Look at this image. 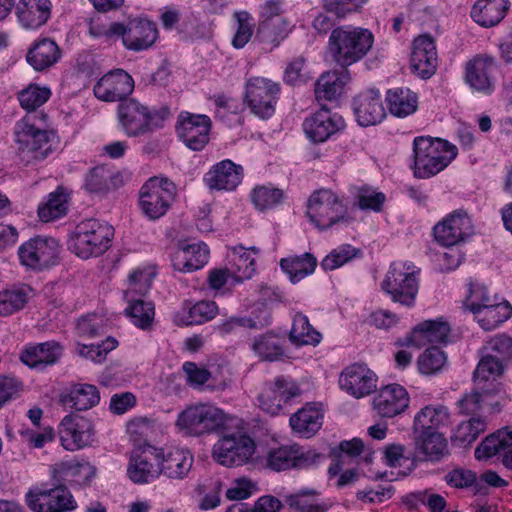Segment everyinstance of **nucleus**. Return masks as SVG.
<instances>
[{
  "mask_svg": "<svg viewBox=\"0 0 512 512\" xmlns=\"http://www.w3.org/2000/svg\"><path fill=\"white\" fill-rule=\"evenodd\" d=\"M373 42L374 36L368 29L340 26L329 36L328 52L332 60L345 69L364 58Z\"/></svg>",
  "mask_w": 512,
  "mask_h": 512,
  "instance_id": "f257e3e1",
  "label": "nucleus"
},
{
  "mask_svg": "<svg viewBox=\"0 0 512 512\" xmlns=\"http://www.w3.org/2000/svg\"><path fill=\"white\" fill-rule=\"evenodd\" d=\"M169 109H153L134 98L122 101L117 107L119 126L128 137L150 134L163 127Z\"/></svg>",
  "mask_w": 512,
  "mask_h": 512,
  "instance_id": "f03ea898",
  "label": "nucleus"
},
{
  "mask_svg": "<svg viewBox=\"0 0 512 512\" xmlns=\"http://www.w3.org/2000/svg\"><path fill=\"white\" fill-rule=\"evenodd\" d=\"M414 174L429 178L438 174L456 157L457 148L440 138L420 136L413 142Z\"/></svg>",
  "mask_w": 512,
  "mask_h": 512,
  "instance_id": "7ed1b4c3",
  "label": "nucleus"
},
{
  "mask_svg": "<svg viewBox=\"0 0 512 512\" xmlns=\"http://www.w3.org/2000/svg\"><path fill=\"white\" fill-rule=\"evenodd\" d=\"M113 236L112 226L96 219H87L75 227L70 248L82 259L97 257L110 247Z\"/></svg>",
  "mask_w": 512,
  "mask_h": 512,
  "instance_id": "20e7f679",
  "label": "nucleus"
},
{
  "mask_svg": "<svg viewBox=\"0 0 512 512\" xmlns=\"http://www.w3.org/2000/svg\"><path fill=\"white\" fill-rule=\"evenodd\" d=\"M225 423V415L219 408L209 404L187 407L177 418L176 426L189 436H201L217 431Z\"/></svg>",
  "mask_w": 512,
  "mask_h": 512,
  "instance_id": "39448f33",
  "label": "nucleus"
},
{
  "mask_svg": "<svg viewBox=\"0 0 512 512\" xmlns=\"http://www.w3.org/2000/svg\"><path fill=\"white\" fill-rule=\"evenodd\" d=\"M35 116L27 115L15 125L14 134L18 152L30 160H42L51 152L49 134L44 127L37 126Z\"/></svg>",
  "mask_w": 512,
  "mask_h": 512,
  "instance_id": "423d86ee",
  "label": "nucleus"
},
{
  "mask_svg": "<svg viewBox=\"0 0 512 512\" xmlns=\"http://www.w3.org/2000/svg\"><path fill=\"white\" fill-rule=\"evenodd\" d=\"M307 216L319 229H328L346 220L347 208L334 192L320 189L308 199Z\"/></svg>",
  "mask_w": 512,
  "mask_h": 512,
  "instance_id": "0eeeda50",
  "label": "nucleus"
},
{
  "mask_svg": "<svg viewBox=\"0 0 512 512\" xmlns=\"http://www.w3.org/2000/svg\"><path fill=\"white\" fill-rule=\"evenodd\" d=\"M416 272V267L411 263L395 262L391 265L382 288L391 295L393 301L410 307L418 293Z\"/></svg>",
  "mask_w": 512,
  "mask_h": 512,
  "instance_id": "6e6552de",
  "label": "nucleus"
},
{
  "mask_svg": "<svg viewBox=\"0 0 512 512\" xmlns=\"http://www.w3.org/2000/svg\"><path fill=\"white\" fill-rule=\"evenodd\" d=\"M106 37H121L123 45L135 52L151 47L158 38L156 24L146 19H134L126 25L114 22L105 31Z\"/></svg>",
  "mask_w": 512,
  "mask_h": 512,
  "instance_id": "1a4fd4ad",
  "label": "nucleus"
},
{
  "mask_svg": "<svg viewBox=\"0 0 512 512\" xmlns=\"http://www.w3.org/2000/svg\"><path fill=\"white\" fill-rule=\"evenodd\" d=\"M280 94V85L264 77H251L245 85V102L250 111L261 119L270 118Z\"/></svg>",
  "mask_w": 512,
  "mask_h": 512,
  "instance_id": "9d476101",
  "label": "nucleus"
},
{
  "mask_svg": "<svg viewBox=\"0 0 512 512\" xmlns=\"http://www.w3.org/2000/svg\"><path fill=\"white\" fill-rule=\"evenodd\" d=\"M175 194L176 187L168 179L152 177L140 189V207L147 217L158 219L167 212Z\"/></svg>",
  "mask_w": 512,
  "mask_h": 512,
  "instance_id": "9b49d317",
  "label": "nucleus"
},
{
  "mask_svg": "<svg viewBox=\"0 0 512 512\" xmlns=\"http://www.w3.org/2000/svg\"><path fill=\"white\" fill-rule=\"evenodd\" d=\"M255 452V443L245 434H229L220 438L213 446V459L226 467L241 466Z\"/></svg>",
  "mask_w": 512,
  "mask_h": 512,
  "instance_id": "f8f14e48",
  "label": "nucleus"
},
{
  "mask_svg": "<svg viewBox=\"0 0 512 512\" xmlns=\"http://www.w3.org/2000/svg\"><path fill=\"white\" fill-rule=\"evenodd\" d=\"M60 246L56 239L37 236L23 243L18 249L20 262L32 270H43L55 265Z\"/></svg>",
  "mask_w": 512,
  "mask_h": 512,
  "instance_id": "ddd939ff",
  "label": "nucleus"
},
{
  "mask_svg": "<svg viewBox=\"0 0 512 512\" xmlns=\"http://www.w3.org/2000/svg\"><path fill=\"white\" fill-rule=\"evenodd\" d=\"M161 450L145 444L131 452L127 466L128 478L135 484H148L161 475L160 463Z\"/></svg>",
  "mask_w": 512,
  "mask_h": 512,
  "instance_id": "4468645a",
  "label": "nucleus"
},
{
  "mask_svg": "<svg viewBox=\"0 0 512 512\" xmlns=\"http://www.w3.org/2000/svg\"><path fill=\"white\" fill-rule=\"evenodd\" d=\"M26 502L34 512H68L76 507L72 494L62 484L50 489L30 490Z\"/></svg>",
  "mask_w": 512,
  "mask_h": 512,
  "instance_id": "2eb2a0df",
  "label": "nucleus"
},
{
  "mask_svg": "<svg viewBox=\"0 0 512 512\" xmlns=\"http://www.w3.org/2000/svg\"><path fill=\"white\" fill-rule=\"evenodd\" d=\"M210 129L211 120L206 115L182 112L178 116V135L193 151H200L206 146Z\"/></svg>",
  "mask_w": 512,
  "mask_h": 512,
  "instance_id": "dca6fc26",
  "label": "nucleus"
},
{
  "mask_svg": "<svg viewBox=\"0 0 512 512\" xmlns=\"http://www.w3.org/2000/svg\"><path fill=\"white\" fill-rule=\"evenodd\" d=\"M318 458L320 454L313 450H304L297 444L286 445L269 451L267 466L274 471L302 469L314 464Z\"/></svg>",
  "mask_w": 512,
  "mask_h": 512,
  "instance_id": "f3484780",
  "label": "nucleus"
},
{
  "mask_svg": "<svg viewBox=\"0 0 512 512\" xmlns=\"http://www.w3.org/2000/svg\"><path fill=\"white\" fill-rule=\"evenodd\" d=\"M134 90L133 78L124 70L116 69L103 75L94 85L97 99L104 102H117L128 99Z\"/></svg>",
  "mask_w": 512,
  "mask_h": 512,
  "instance_id": "a211bd4d",
  "label": "nucleus"
},
{
  "mask_svg": "<svg viewBox=\"0 0 512 512\" xmlns=\"http://www.w3.org/2000/svg\"><path fill=\"white\" fill-rule=\"evenodd\" d=\"M434 236L443 246H455L474 233L473 225L468 214L456 210L435 225Z\"/></svg>",
  "mask_w": 512,
  "mask_h": 512,
  "instance_id": "6ab92c4d",
  "label": "nucleus"
},
{
  "mask_svg": "<svg viewBox=\"0 0 512 512\" xmlns=\"http://www.w3.org/2000/svg\"><path fill=\"white\" fill-rule=\"evenodd\" d=\"M59 433L63 447L75 451L92 442L93 426L88 419L71 414L62 419Z\"/></svg>",
  "mask_w": 512,
  "mask_h": 512,
  "instance_id": "aec40b11",
  "label": "nucleus"
},
{
  "mask_svg": "<svg viewBox=\"0 0 512 512\" xmlns=\"http://www.w3.org/2000/svg\"><path fill=\"white\" fill-rule=\"evenodd\" d=\"M507 364L499 360L496 355L482 353L478 365L473 373V381L487 396L501 392L502 387L498 379L502 377Z\"/></svg>",
  "mask_w": 512,
  "mask_h": 512,
  "instance_id": "412c9836",
  "label": "nucleus"
},
{
  "mask_svg": "<svg viewBox=\"0 0 512 512\" xmlns=\"http://www.w3.org/2000/svg\"><path fill=\"white\" fill-rule=\"evenodd\" d=\"M410 62L412 71L423 79L430 78L435 73L438 56L431 36L420 35L413 41Z\"/></svg>",
  "mask_w": 512,
  "mask_h": 512,
  "instance_id": "4be33fe9",
  "label": "nucleus"
},
{
  "mask_svg": "<svg viewBox=\"0 0 512 512\" xmlns=\"http://www.w3.org/2000/svg\"><path fill=\"white\" fill-rule=\"evenodd\" d=\"M340 385L355 398H362L376 389L377 377L366 365L353 364L342 372Z\"/></svg>",
  "mask_w": 512,
  "mask_h": 512,
  "instance_id": "5701e85b",
  "label": "nucleus"
},
{
  "mask_svg": "<svg viewBox=\"0 0 512 512\" xmlns=\"http://www.w3.org/2000/svg\"><path fill=\"white\" fill-rule=\"evenodd\" d=\"M357 122L363 127L380 123L386 116L379 91L370 89L359 93L353 100Z\"/></svg>",
  "mask_w": 512,
  "mask_h": 512,
  "instance_id": "b1692460",
  "label": "nucleus"
},
{
  "mask_svg": "<svg viewBox=\"0 0 512 512\" xmlns=\"http://www.w3.org/2000/svg\"><path fill=\"white\" fill-rule=\"evenodd\" d=\"M300 395L299 387L283 377L275 378L259 395V403L263 410L277 414L283 404Z\"/></svg>",
  "mask_w": 512,
  "mask_h": 512,
  "instance_id": "393cba45",
  "label": "nucleus"
},
{
  "mask_svg": "<svg viewBox=\"0 0 512 512\" xmlns=\"http://www.w3.org/2000/svg\"><path fill=\"white\" fill-rule=\"evenodd\" d=\"M409 395L399 384H390L380 389L373 399V408L381 417L392 418L402 412L409 405Z\"/></svg>",
  "mask_w": 512,
  "mask_h": 512,
  "instance_id": "a878e982",
  "label": "nucleus"
},
{
  "mask_svg": "<svg viewBox=\"0 0 512 512\" xmlns=\"http://www.w3.org/2000/svg\"><path fill=\"white\" fill-rule=\"evenodd\" d=\"M344 125L343 119L321 108L303 123V129L312 141L324 142Z\"/></svg>",
  "mask_w": 512,
  "mask_h": 512,
  "instance_id": "bb28decb",
  "label": "nucleus"
},
{
  "mask_svg": "<svg viewBox=\"0 0 512 512\" xmlns=\"http://www.w3.org/2000/svg\"><path fill=\"white\" fill-rule=\"evenodd\" d=\"M62 351V346L55 341L31 344L21 352L20 360L31 368L42 370L57 363Z\"/></svg>",
  "mask_w": 512,
  "mask_h": 512,
  "instance_id": "cd10ccee",
  "label": "nucleus"
},
{
  "mask_svg": "<svg viewBox=\"0 0 512 512\" xmlns=\"http://www.w3.org/2000/svg\"><path fill=\"white\" fill-rule=\"evenodd\" d=\"M243 169L231 160L215 164L206 174L205 182L210 189L234 190L242 180Z\"/></svg>",
  "mask_w": 512,
  "mask_h": 512,
  "instance_id": "c85d7f7f",
  "label": "nucleus"
},
{
  "mask_svg": "<svg viewBox=\"0 0 512 512\" xmlns=\"http://www.w3.org/2000/svg\"><path fill=\"white\" fill-rule=\"evenodd\" d=\"M448 454V443L437 431L419 433L415 438L414 459L436 462Z\"/></svg>",
  "mask_w": 512,
  "mask_h": 512,
  "instance_id": "c756f323",
  "label": "nucleus"
},
{
  "mask_svg": "<svg viewBox=\"0 0 512 512\" xmlns=\"http://www.w3.org/2000/svg\"><path fill=\"white\" fill-rule=\"evenodd\" d=\"M495 70L493 58L477 56L466 64V82L474 90L489 93L492 88V75Z\"/></svg>",
  "mask_w": 512,
  "mask_h": 512,
  "instance_id": "7c9ffc66",
  "label": "nucleus"
},
{
  "mask_svg": "<svg viewBox=\"0 0 512 512\" xmlns=\"http://www.w3.org/2000/svg\"><path fill=\"white\" fill-rule=\"evenodd\" d=\"M449 332L450 327L447 322L426 320L412 330L407 337V342L418 348L425 346L427 343H446Z\"/></svg>",
  "mask_w": 512,
  "mask_h": 512,
  "instance_id": "2f4dec72",
  "label": "nucleus"
},
{
  "mask_svg": "<svg viewBox=\"0 0 512 512\" xmlns=\"http://www.w3.org/2000/svg\"><path fill=\"white\" fill-rule=\"evenodd\" d=\"M16 13L23 27L37 29L50 18L51 2L50 0H20Z\"/></svg>",
  "mask_w": 512,
  "mask_h": 512,
  "instance_id": "473e14b6",
  "label": "nucleus"
},
{
  "mask_svg": "<svg viewBox=\"0 0 512 512\" xmlns=\"http://www.w3.org/2000/svg\"><path fill=\"white\" fill-rule=\"evenodd\" d=\"M100 401L99 391L91 384H74L59 395V402L77 411H84L96 406Z\"/></svg>",
  "mask_w": 512,
  "mask_h": 512,
  "instance_id": "72a5a7b5",
  "label": "nucleus"
},
{
  "mask_svg": "<svg viewBox=\"0 0 512 512\" xmlns=\"http://www.w3.org/2000/svg\"><path fill=\"white\" fill-rule=\"evenodd\" d=\"M160 473L172 480H182L190 472L193 465V455L184 449H173L167 454L161 453Z\"/></svg>",
  "mask_w": 512,
  "mask_h": 512,
  "instance_id": "f704fd0d",
  "label": "nucleus"
},
{
  "mask_svg": "<svg viewBox=\"0 0 512 512\" xmlns=\"http://www.w3.org/2000/svg\"><path fill=\"white\" fill-rule=\"evenodd\" d=\"M508 9V0H477L470 15L480 26L493 27L501 22Z\"/></svg>",
  "mask_w": 512,
  "mask_h": 512,
  "instance_id": "c9c22d12",
  "label": "nucleus"
},
{
  "mask_svg": "<svg viewBox=\"0 0 512 512\" xmlns=\"http://www.w3.org/2000/svg\"><path fill=\"white\" fill-rule=\"evenodd\" d=\"M209 259V250L204 243L182 246L175 253L173 266L182 272H192L202 268Z\"/></svg>",
  "mask_w": 512,
  "mask_h": 512,
  "instance_id": "e433bc0d",
  "label": "nucleus"
},
{
  "mask_svg": "<svg viewBox=\"0 0 512 512\" xmlns=\"http://www.w3.org/2000/svg\"><path fill=\"white\" fill-rule=\"evenodd\" d=\"M60 57L61 51L56 42L44 38L29 49L26 59L36 71H43L54 65Z\"/></svg>",
  "mask_w": 512,
  "mask_h": 512,
  "instance_id": "4c0bfd02",
  "label": "nucleus"
},
{
  "mask_svg": "<svg viewBox=\"0 0 512 512\" xmlns=\"http://www.w3.org/2000/svg\"><path fill=\"white\" fill-rule=\"evenodd\" d=\"M290 31V22L284 17L274 15L260 22L256 37L260 42L274 48L288 36Z\"/></svg>",
  "mask_w": 512,
  "mask_h": 512,
  "instance_id": "58836bf2",
  "label": "nucleus"
},
{
  "mask_svg": "<svg viewBox=\"0 0 512 512\" xmlns=\"http://www.w3.org/2000/svg\"><path fill=\"white\" fill-rule=\"evenodd\" d=\"M450 414L443 405H427L414 417L413 429L415 432L424 433L436 431L440 427L449 424Z\"/></svg>",
  "mask_w": 512,
  "mask_h": 512,
  "instance_id": "ea45409f",
  "label": "nucleus"
},
{
  "mask_svg": "<svg viewBox=\"0 0 512 512\" xmlns=\"http://www.w3.org/2000/svg\"><path fill=\"white\" fill-rule=\"evenodd\" d=\"M323 414L314 404H307L290 417V425L296 433L309 438L322 426Z\"/></svg>",
  "mask_w": 512,
  "mask_h": 512,
  "instance_id": "a19ab883",
  "label": "nucleus"
},
{
  "mask_svg": "<svg viewBox=\"0 0 512 512\" xmlns=\"http://www.w3.org/2000/svg\"><path fill=\"white\" fill-rule=\"evenodd\" d=\"M349 80V72L346 69L323 73L315 83V95L317 100L323 99L331 101L336 99Z\"/></svg>",
  "mask_w": 512,
  "mask_h": 512,
  "instance_id": "79ce46f5",
  "label": "nucleus"
},
{
  "mask_svg": "<svg viewBox=\"0 0 512 512\" xmlns=\"http://www.w3.org/2000/svg\"><path fill=\"white\" fill-rule=\"evenodd\" d=\"M284 342L279 335L267 332L254 339L252 350L262 361H278L284 356Z\"/></svg>",
  "mask_w": 512,
  "mask_h": 512,
  "instance_id": "37998d69",
  "label": "nucleus"
},
{
  "mask_svg": "<svg viewBox=\"0 0 512 512\" xmlns=\"http://www.w3.org/2000/svg\"><path fill=\"white\" fill-rule=\"evenodd\" d=\"M386 100L391 114L399 118L413 114L418 107V97L416 93L408 88L389 90Z\"/></svg>",
  "mask_w": 512,
  "mask_h": 512,
  "instance_id": "c03bdc74",
  "label": "nucleus"
},
{
  "mask_svg": "<svg viewBox=\"0 0 512 512\" xmlns=\"http://www.w3.org/2000/svg\"><path fill=\"white\" fill-rule=\"evenodd\" d=\"M53 472L65 480L83 485L89 483L95 476L96 468L86 461L69 460L56 464Z\"/></svg>",
  "mask_w": 512,
  "mask_h": 512,
  "instance_id": "a18cd8bd",
  "label": "nucleus"
},
{
  "mask_svg": "<svg viewBox=\"0 0 512 512\" xmlns=\"http://www.w3.org/2000/svg\"><path fill=\"white\" fill-rule=\"evenodd\" d=\"M487 428V421L482 416L471 417L457 425L451 436V441L459 447H468L474 443Z\"/></svg>",
  "mask_w": 512,
  "mask_h": 512,
  "instance_id": "49530a36",
  "label": "nucleus"
},
{
  "mask_svg": "<svg viewBox=\"0 0 512 512\" xmlns=\"http://www.w3.org/2000/svg\"><path fill=\"white\" fill-rule=\"evenodd\" d=\"M475 315L480 326L489 331L511 317L512 307L507 301H498L489 307L482 308Z\"/></svg>",
  "mask_w": 512,
  "mask_h": 512,
  "instance_id": "de8ad7c7",
  "label": "nucleus"
},
{
  "mask_svg": "<svg viewBox=\"0 0 512 512\" xmlns=\"http://www.w3.org/2000/svg\"><path fill=\"white\" fill-rule=\"evenodd\" d=\"M512 445V432L498 431L487 436L480 445L475 449V457L477 459L491 458L497 454L504 452Z\"/></svg>",
  "mask_w": 512,
  "mask_h": 512,
  "instance_id": "09e8293b",
  "label": "nucleus"
},
{
  "mask_svg": "<svg viewBox=\"0 0 512 512\" xmlns=\"http://www.w3.org/2000/svg\"><path fill=\"white\" fill-rule=\"evenodd\" d=\"M280 265L290 275L291 280L297 282L314 272L317 260L312 254L305 253L301 256L282 259Z\"/></svg>",
  "mask_w": 512,
  "mask_h": 512,
  "instance_id": "8fccbe9b",
  "label": "nucleus"
},
{
  "mask_svg": "<svg viewBox=\"0 0 512 512\" xmlns=\"http://www.w3.org/2000/svg\"><path fill=\"white\" fill-rule=\"evenodd\" d=\"M68 194L65 189L58 187L49 194L48 200L38 208V215L44 222L57 219L67 212Z\"/></svg>",
  "mask_w": 512,
  "mask_h": 512,
  "instance_id": "3c124183",
  "label": "nucleus"
},
{
  "mask_svg": "<svg viewBox=\"0 0 512 512\" xmlns=\"http://www.w3.org/2000/svg\"><path fill=\"white\" fill-rule=\"evenodd\" d=\"M292 343L296 345H316L321 340V334L309 323L303 314H296L289 334Z\"/></svg>",
  "mask_w": 512,
  "mask_h": 512,
  "instance_id": "603ef678",
  "label": "nucleus"
},
{
  "mask_svg": "<svg viewBox=\"0 0 512 512\" xmlns=\"http://www.w3.org/2000/svg\"><path fill=\"white\" fill-rule=\"evenodd\" d=\"M126 315L131 319L132 323L145 330L148 329L154 319V306L150 302L142 299H129V305L125 309Z\"/></svg>",
  "mask_w": 512,
  "mask_h": 512,
  "instance_id": "864d4df0",
  "label": "nucleus"
},
{
  "mask_svg": "<svg viewBox=\"0 0 512 512\" xmlns=\"http://www.w3.org/2000/svg\"><path fill=\"white\" fill-rule=\"evenodd\" d=\"M364 450V443L359 438H353L352 440H345L340 442L338 450L333 451L335 456L334 463L329 467V474L335 476L339 474L345 464V458L358 457Z\"/></svg>",
  "mask_w": 512,
  "mask_h": 512,
  "instance_id": "5fc2aeb1",
  "label": "nucleus"
},
{
  "mask_svg": "<svg viewBox=\"0 0 512 512\" xmlns=\"http://www.w3.org/2000/svg\"><path fill=\"white\" fill-rule=\"evenodd\" d=\"M315 490H303L286 498L291 512H326L324 505L314 502Z\"/></svg>",
  "mask_w": 512,
  "mask_h": 512,
  "instance_id": "6e6d98bb",
  "label": "nucleus"
},
{
  "mask_svg": "<svg viewBox=\"0 0 512 512\" xmlns=\"http://www.w3.org/2000/svg\"><path fill=\"white\" fill-rule=\"evenodd\" d=\"M498 298L494 295L491 296L484 285L481 284H470L469 295L464 301V306L469 309L473 314L480 312L484 307L498 302Z\"/></svg>",
  "mask_w": 512,
  "mask_h": 512,
  "instance_id": "4d7b16f0",
  "label": "nucleus"
},
{
  "mask_svg": "<svg viewBox=\"0 0 512 512\" xmlns=\"http://www.w3.org/2000/svg\"><path fill=\"white\" fill-rule=\"evenodd\" d=\"M50 95L51 92L48 88L31 84L19 93L18 99L22 108L31 112L47 102Z\"/></svg>",
  "mask_w": 512,
  "mask_h": 512,
  "instance_id": "13d9d810",
  "label": "nucleus"
},
{
  "mask_svg": "<svg viewBox=\"0 0 512 512\" xmlns=\"http://www.w3.org/2000/svg\"><path fill=\"white\" fill-rule=\"evenodd\" d=\"M481 352L496 355L499 360L507 364L512 360V337L498 334L485 343Z\"/></svg>",
  "mask_w": 512,
  "mask_h": 512,
  "instance_id": "bf43d9fd",
  "label": "nucleus"
},
{
  "mask_svg": "<svg viewBox=\"0 0 512 512\" xmlns=\"http://www.w3.org/2000/svg\"><path fill=\"white\" fill-rule=\"evenodd\" d=\"M282 198V190L268 186H258L251 193V200L260 211L273 208L281 202Z\"/></svg>",
  "mask_w": 512,
  "mask_h": 512,
  "instance_id": "052dcab7",
  "label": "nucleus"
},
{
  "mask_svg": "<svg viewBox=\"0 0 512 512\" xmlns=\"http://www.w3.org/2000/svg\"><path fill=\"white\" fill-rule=\"evenodd\" d=\"M27 299V293L22 289L0 292V316H8L21 310Z\"/></svg>",
  "mask_w": 512,
  "mask_h": 512,
  "instance_id": "680f3d73",
  "label": "nucleus"
},
{
  "mask_svg": "<svg viewBox=\"0 0 512 512\" xmlns=\"http://www.w3.org/2000/svg\"><path fill=\"white\" fill-rule=\"evenodd\" d=\"M446 363L445 353L437 347H431L424 351L418 358L419 371L430 375L440 371Z\"/></svg>",
  "mask_w": 512,
  "mask_h": 512,
  "instance_id": "e2e57ef3",
  "label": "nucleus"
},
{
  "mask_svg": "<svg viewBox=\"0 0 512 512\" xmlns=\"http://www.w3.org/2000/svg\"><path fill=\"white\" fill-rule=\"evenodd\" d=\"M357 254V250L350 245H343L332 250L321 262V267L324 270H335L351 259Z\"/></svg>",
  "mask_w": 512,
  "mask_h": 512,
  "instance_id": "0e129e2a",
  "label": "nucleus"
},
{
  "mask_svg": "<svg viewBox=\"0 0 512 512\" xmlns=\"http://www.w3.org/2000/svg\"><path fill=\"white\" fill-rule=\"evenodd\" d=\"M153 276L154 274L147 269H135L128 277L129 287L126 296L131 293L145 295L151 287Z\"/></svg>",
  "mask_w": 512,
  "mask_h": 512,
  "instance_id": "69168bd1",
  "label": "nucleus"
},
{
  "mask_svg": "<svg viewBox=\"0 0 512 512\" xmlns=\"http://www.w3.org/2000/svg\"><path fill=\"white\" fill-rule=\"evenodd\" d=\"M77 332L79 336L93 338L104 334V320L96 314H89L80 318L77 322Z\"/></svg>",
  "mask_w": 512,
  "mask_h": 512,
  "instance_id": "338daca9",
  "label": "nucleus"
},
{
  "mask_svg": "<svg viewBox=\"0 0 512 512\" xmlns=\"http://www.w3.org/2000/svg\"><path fill=\"white\" fill-rule=\"evenodd\" d=\"M281 502L273 496H263L255 503L254 508H249L244 503L231 505L226 512H277Z\"/></svg>",
  "mask_w": 512,
  "mask_h": 512,
  "instance_id": "774afa93",
  "label": "nucleus"
}]
</instances>
